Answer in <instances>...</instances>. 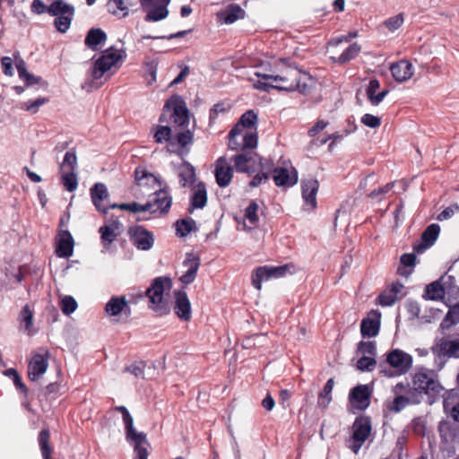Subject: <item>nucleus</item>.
Listing matches in <instances>:
<instances>
[{"label":"nucleus","instance_id":"obj_22","mask_svg":"<svg viewBox=\"0 0 459 459\" xmlns=\"http://www.w3.org/2000/svg\"><path fill=\"white\" fill-rule=\"evenodd\" d=\"M91 198L96 210L104 214L108 213V208L102 205V202L108 198V191L105 184L96 183L90 189Z\"/></svg>","mask_w":459,"mask_h":459},{"label":"nucleus","instance_id":"obj_45","mask_svg":"<svg viewBox=\"0 0 459 459\" xmlns=\"http://www.w3.org/2000/svg\"><path fill=\"white\" fill-rule=\"evenodd\" d=\"M77 168V157L74 150L65 152L63 162L60 165L61 171H75Z\"/></svg>","mask_w":459,"mask_h":459},{"label":"nucleus","instance_id":"obj_10","mask_svg":"<svg viewBox=\"0 0 459 459\" xmlns=\"http://www.w3.org/2000/svg\"><path fill=\"white\" fill-rule=\"evenodd\" d=\"M131 241L140 250H149L152 247L154 238L152 232L143 226L136 225L128 230Z\"/></svg>","mask_w":459,"mask_h":459},{"label":"nucleus","instance_id":"obj_9","mask_svg":"<svg viewBox=\"0 0 459 459\" xmlns=\"http://www.w3.org/2000/svg\"><path fill=\"white\" fill-rule=\"evenodd\" d=\"M372 389L368 385H359L353 387L349 394L351 405L359 411L366 410L370 404Z\"/></svg>","mask_w":459,"mask_h":459},{"label":"nucleus","instance_id":"obj_7","mask_svg":"<svg viewBox=\"0 0 459 459\" xmlns=\"http://www.w3.org/2000/svg\"><path fill=\"white\" fill-rule=\"evenodd\" d=\"M123 57L119 50L114 47L107 48L94 63L92 78L95 80L100 79L106 72L115 66Z\"/></svg>","mask_w":459,"mask_h":459},{"label":"nucleus","instance_id":"obj_44","mask_svg":"<svg viewBox=\"0 0 459 459\" xmlns=\"http://www.w3.org/2000/svg\"><path fill=\"white\" fill-rule=\"evenodd\" d=\"M61 183L64 187L69 191L74 192L78 186V178L75 171H61Z\"/></svg>","mask_w":459,"mask_h":459},{"label":"nucleus","instance_id":"obj_53","mask_svg":"<svg viewBox=\"0 0 459 459\" xmlns=\"http://www.w3.org/2000/svg\"><path fill=\"white\" fill-rule=\"evenodd\" d=\"M99 232L104 243L111 244L117 237V233L115 232L111 226H102L100 228Z\"/></svg>","mask_w":459,"mask_h":459},{"label":"nucleus","instance_id":"obj_37","mask_svg":"<svg viewBox=\"0 0 459 459\" xmlns=\"http://www.w3.org/2000/svg\"><path fill=\"white\" fill-rule=\"evenodd\" d=\"M134 179L138 186L149 184H158L160 186H161V181L158 178L141 167L135 169Z\"/></svg>","mask_w":459,"mask_h":459},{"label":"nucleus","instance_id":"obj_3","mask_svg":"<svg viewBox=\"0 0 459 459\" xmlns=\"http://www.w3.org/2000/svg\"><path fill=\"white\" fill-rule=\"evenodd\" d=\"M164 108L172 109L174 145L178 144L181 149L191 145L194 142V133L187 128L190 122L189 110L183 98L178 94L172 95L166 101Z\"/></svg>","mask_w":459,"mask_h":459},{"label":"nucleus","instance_id":"obj_41","mask_svg":"<svg viewBox=\"0 0 459 459\" xmlns=\"http://www.w3.org/2000/svg\"><path fill=\"white\" fill-rule=\"evenodd\" d=\"M50 432L48 429H42L39 434V445L43 459H51L52 448L49 445Z\"/></svg>","mask_w":459,"mask_h":459},{"label":"nucleus","instance_id":"obj_38","mask_svg":"<svg viewBox=\"0 0 459 459\" xmlns=\"http://www.w3.org/2000/svg\"><path fill=\"white\" fill-rule=\"evenodd\" d=\"M361 51V47L358 43L351 44L338 57L332 59L340 65L346 64L353 60Z\"/></svg>","mask_w":459,"mask_h":459},{"label":"nucleus","instance_id":"obj_63","mask_svg":"<svg viewBox=\"0 0 459 459\" xmlns=\"http://www.w3.org/2000/svg\"><path fill=\"white\" fill-rule=\"evenodd\" d=\"M379 87H380V82L377 79H371L369 81L368 85L366 90V94H367V97H368L369 102L374 98V96L377 95L376 92L379 89Z\"/></svg>","mask_w":459,"mask_h":459},{"label":"nucleus","instance_id":"obj_1","mask_svg":"<svg viewBox=\"0 0 459 459\" xmlns=\"http://www.w3.org/2000/svg\"><path fill=\"white\" fill-rule=\"evenodd\" d=\"M395 390L404 391L410 395L409 397L397 395L389 404L388 409L391 411L399 412L403 410L410 402L412 403H420L422 394L428 395L429 402L432 404L437 399L443 395L444 387L437 379L430 377V375H413L411 385L398 383L395 385Z\"/></svg>","mask_w":459,"mask_h":459},{"label":"nucleus","instance_id":"obj_21","mask_svg":"<svg viewBox=\"0 0 459 459\" xmlns=\"http://www.w3.org/2000/svg\"><path fill=\"white\" fill-rule=\"evenodd\" d=\"M440 232V226L437 223L429 225L421 234L422 243L414 246V251L422 253L432 247Z\"/></svg>","mask_w":459,"mask_h":459},{"label":"nucleus","instance_id":"obj_13","mask_svg":"<svg viewBox=\"0 0 459 459\" xmlns=\"http://www.w3.org/2000/svg\"><path fill=\"white\" fill-rule=\"evenodd\" d=\"M174 312L181 321L188 322L192 316L191 303L185 290H175Z\"/></svg>","mask_w":459,"mask_h":459},{"label":"nucleus","instance_id":"obj_28","mask_svg":"<svg viewBox=\"0 0 459 459\" xmlns=\"http://www.w3.org/2000/svg\"><path fill=\"white\" fill-rule=\"evenodd\" d=\"M207 204V191L205 185L200 182L197 188L193 192L190 197V205L188 212L192 213L195 209H203Z\"/></svg>","mask_w":459,"mask_h":459},{"label":"nucleus","instance_id":"obj_55","mask_svg":"<svg viewBox=\"0 0 459 459\" xmlns=\"http://www.w3.org/2000/svg\"><path fill=\"white\" fill-rule=\"evenodd\" d=\"M398 299V296H395V294L388 290L382 292L378 296L377 300L379 305H381L382 307H391L396 302Z\"/></svg>","mask_w":459,"mask_h":459},{"label":"nucleus","instance_id":"obj_64","mask_svg":"<svg viewBox=\"0 0 459 459\" xmlns=\"http://www.w3.org/2000/svg\"><path fill=\"white\" fill-rule=\"evenodd\" d=\"M146 362L140 360L127 366L125 369L126 373H143L146 369Z\"/></svg>","mask_w":459,"mask_h":459},{"label":"nucleus","instance_id":"obj_14","mask_svg":"<svg viewBox=\"0 0 459 459\" xmlns=\"http://www.w3.org/2000/svg\"><path fill=\"white\" fill-rule=\"evenodd\" d=\"M233 171L234 169L228 164L225 156H221L216 160L214 175L216 183L220 187H226L230 184L233 178Z\"/></svg>","mask_w":459,"mask_h":459},{"label":"nucleus","instance_id":"obj_42","mask_svg":"<svg viewBox=\"0 0 459 459\" xmlns=\"http://www.w3.org/2000/svg\"><path fill=\"white\" fill-rule=\"evenodd\" d=\"M334 381L333 378L328 379L323 390L319 393L317 404L319 407L325 409L332 401V391L333 388Z\"/></svg>","mask_w":459,"mask_h":459},{"label":"nucleus","instance_id":"obj_27","mask_svg":"<svg viewBox=\"0 0 459 459\" xmlns=\"http://www.w3.org/2000/svg\"><path fill=\"white\" fill-rule=\"evenodd\" d=\"M155 198L153 200L154 205L160 213H168L172 204V196L169 194V187L165 186L154 192Z\"/></svg>","mask_w":459,"mask_h":459},{"label":"nucleus","instance_id":"obj_43","mask_svg":"<svg viewBox=\"0 0 459 459\" xmlns=\"http://www.w3.org/2000/svg\"><path fill=\"white\" fill-rule=\"evenodd\" d=\"M106 6L107 11L111 14L118 15L119 12L122 13L121 17L128 14V4L125 0H108Z\"/></svg>","mask_w":459,"mask_h":459},{"label":"nucleus","instance_id":"obj_12","mask_svg":"<svg viewBox=\"0 0 459 459\" xmlns=\"http://www.w3.org/2000/svg\"><path fill=\"white\" fill-rule=\"evenodd\" d=\"M258 137L256 133L249 132L242 137L228 135V148L231 151L246 152L254 150L257 146Z\"/></svg>","mask_w":459,"mask_h":459},{"label":"nucleus","instance_id":"obj_16","mask_svg":"<svg viewBox=\"0 0 459 459\" xmlns=\"http://www.w3.org/2000/svg\"><path fill=\"white\" fill-rule=\"evenodd\" d=\"M380 318L381 313L378 310H371L368 317L362 319L360 333L364 338L377 335L380 329Z\"/></svg>","mask_w":459,"mask_h":459},{"label":"nucleus","instance_id":"obj_33","mask_svg":"<svg viewBox=\"0 0 459 459\" xmlns=\"http://www.w3.org/2000/svg\"><path fill=\"white\" fill-rule=\"evenodd\" d=\"M176 235L179 238H185L192 231H196V222L194 219L187 217L179 219L175 222Z\"/></svg>","mask_w":459,"mask_h":459},{"label":"nucleus","instance_id":"obj_30","mask_svg":"<svg viewBox=\"0 0 459 459\" xmlns=\"http://www.w3.org/2000/svg\"><path fill=\"white\" fill-rule=\"evenodd\" d=\"M251 150L238 152L232 156L230 159L234 163V167L237 172L238 173H247L251 175L254 171L251 170L248 163L252 160Z\"/></svg>","mask_w":459,"mask_h":459},{"label":"nucleus","instance_id":"obj_36","mask_svg":"<svg viewBox=\"0 0 459 459\" xmlns=\"http://www.w3.org/2000/svg\"><path fill=\"white\" fill-rule=\"evenodd\" d=\"M438 432L441 439L448 443L455 440L458 436L459 429L448 421H442L439 423Z\"/></svg>","mask_w":459,"mask_h":459},{"label":"nucleus","instance_id":"obj_17","mask_svg":"<svg viewBox=\"0 0 459 459\" xmlns=\"http://www.w3.org/2000/svg\"><path fill=\"white\" fill-rule=\"evenodd\" d=\"M200 264L201 261L198 256L193 253H187L183 261V266L186 267V271L180 276L179 281L185 285L192 283L196 277Z\"/></svg>","mask_w":459,"mask_h":459},{"label":"nucleus","instance_id":"obj_18","mask_svg":"<svg viewBox=\"0 0 459 459\" xmlns=\"http://www.w3.org/2000/svg\"><path fill=\"white\" fill-rule=\"evenodd\" d=\"M291 174L286 168L277 167L273 169V178L277 186L290 187L298 182V172L291 168Z\"/></svg>","mask_w":459,"mask_h":459},{"label":"nucleus","instance_id":"obj_61","mask_svg":"<svg viewBox=\"0 0 459 459\" xmlns=\"http://www.w3.org/2000/svg\"><path fill=\"white\" fill-rule=\"evenodd\" d=\"M403 22V14L400 13V14H397L394 17L387 19L385 22V25L390 30H395L402 26Z\"/></svg>","mask_w":459,"mask_h":459},{"label":"nucleus","instance_id":"obj_23","mask_svg":"<svg viewBox=\"0 0 459 459\" xmlns=\"http://www.w3.org/2000/svg\"><path fill=\"white\" fill-rule=\"evenodd\" d=\"M390 71L397 82H403L412 76L413 66L407 60H400L391 65Z\"/></svg>","mask_w":459,"mask_h":459},{"label":"nucleus","instance_id":"obj_4","mask_svg":"<svg viewBox=\"0 0 459 459\" xmlns=\"http://www.w3.org/2000/svg\"><path fill=\"white\" fill-rule=\"evenodd\" d=\"M119 411L125 424V433L126 441L134 447L135 453L134 459H148V446H150L146 434L138 432L134 427V420L126 406L119 405L114 408Z\"/></svg>","mask_w":459,"mask_h":459},{"label":"nucleus","instance_id":"obj_5","mask_svg":"<svg viewBox=\"0 0 459 459\" xmlns=\"http://www.w3.org/2000/svg\"><path fill=\"white\" fill-rule=\"evenodd\" d=\"M171 287V279L168 276H160L155 278L145 291V295L149 299V307L160 316L167 315L169 312V306L164 299L163 293L166 290H170Z\"/></svg>","mask_w":459,"mask_h":459},{"label":"nucleus","instance_id":"obj_56","mask_svg":"<svg viewBox=\"0 0 459 459\" xmlns=\"http://www.w3.org/2000/svg\"><path fill=\"white\" fill-rule=\"evenodd\" d=\"M412 431L419 435L424 436L426 432V422L422 417H418L412 420L411 423Z\"/></svg>","mask_w":459,"mask_h":459},{"label":"nucleus","instance_id":"obj_15","mask_svg":"<svg viewBox=\"0 0 459 459\" xmlns=\"http://www.w3.org/2000/svg\"><path fill=\"white\" fill-rule=\"evenodd\" d=\"M318 188L319 182L316 178H308L301 180L302 198L311 209H315L317 205L316 194Z\"/></svg>","mask_w":459,"mask_h":459},{"label":"nucleus","instance_id":"obj_52","mask_svg":"<svg viewBox=\"0 0 459 459\" xmlns=\"http://www.w3.org/2000/svg\"><path fill=\"white\" fill-rule=\"evenodd\" d=\"M20 321L21 324H24V329L26 331L30 330V326L33 324V313L30 310L29 305H26L20 313Z\"/></svg>","mask_w":459,"mask_h":459},{"label":"nucleus","instance_id":"obj_58","mask_svg":"<svg viewBox=\"0 0 459 459\" xmlns=\"http://www.w3.org/2000/svg\"><path fill=\"white\" fill-rule=\"evenodd\" d=\"M192 31V30H180V31H178L176 33H172V34H169L168 36H151V35H143L142 37V39H178V38H183L185 37L186 34L190 33Z\"/></svg>","mask_w":459,"mask_h":459},{"label":"nucleus","instance_id":"obj_32","mask_svg":"<svg viewBox=\"0 0 459 459\" xmlns=\"http://www.w3.org/2000/svg\"><path fill=\"white\" fill-rule=\"evenodd\" d=\"M178 178L179 183L183 187H186L193 184L195 180V167L188 161L184 160L181 166L179 167Z\"/></svg>","mask_w":459,"mask_h":459},{"label":"nucleus","instance_id":"obj_46","mask_svg":"<svg viewBox=\"0 0 459 459\" xmlns=\"http://www.w3.org/2000/svg\"><path fill=\"white\" fill-rule=\"evenodd\" d=\"M357 354H359L361 356L376 358V356H377L376 342H373V341L359 342L358 343Z\"/></svg>","mask_w":459,"mask_h":459},{"label":"nucleus","instance_id":"obj_6","mask_svg":"<svg viewBox=\"0 0 459 459\" xmlns=\"http://www.w3.org/2000/svg\"><path fill=\"white\" fill-rule=\"evenodd\" d=\"M352 435L351 437V450L358 454L362 445L369 437L372 430L371 419L366 415L358 416L352 424Z\"/></svg>","mask_w":459,"mask_h":459},{"label":"nucleus","instance_id":"obj_8","mask_svg":"<svg viewBox=\"0 0 459 459\" xmlns=\"http://www.w3.org/2000/svg\"><path fill=\"white\" fill-rule=\"evenodd\" d=\"M293 268L292 264H283L280 266H260L252 273V285L258 290L262 288L263 281H268L272 278H280L284 276Z\"/></svg>","mask_w":459,"mask_h":459},{"label":"nucleus","instance_id":"obj_60","mask_svg":"<svg viewBox=\"0 0 459 459\" xmlns=\"http://www.w3.org/2000/svg\"><path fill=\"white\" fill-rule=\"evenodd\" d=\"M226 111H228V108H226L225 104L223 102L214 104L212 108L210 109V124L213 123L217 119L219 114L225 113Z\"/></svg>","mask_w":459,"mask_h":459},{"label":"nucleus","instance_id":"obj_25","mask_svg":"<svg viewBox=\"0 0 459 459\" xmlns=\"http://www.w3.org/2000/svg\"><path fill=\"white\" fill-rule=\"evenodd\" d=\"M56 253L59 257L68 258L73 255L74 238L68 230H61Z\"/></svg>","mask_w":459,"mask_h":459},{"label":"nucleus","instance_id":"obj_20","mask_svg":"<svg viewBox=\"0 0 459 459\" xmlns=\"http://www.w3.org/2000/svg\"><path fill=\"white\" fill-rule=\"evenodd\" d=\"M105 312L109 316H116L121 313L129 316L131 308L125 296H112L105 306Z\"/></svg>","mask_w":459,"mask_h":459},{"label":"nucleus","instance_id":"obj_19","mask_svg":"<svg viewBox=\"0 0 459 459\" xmlns=\"http://www.w3.org/2000/svg\"><path fill=\"white\" fill-rule=\"evenodd\" d=\"M65 5L60 6L61 12H58L57 15H54L56 17L54 21L55 27L61 33L67 31L74 15V7L65 2Z\"/></svg>","mask_w":459,"mask_h":459},{"label":"nucleus","instance_id":"obj_62","mask_svg":"<svg viewBox=\"0 0 459 459\" xmlns=\"http://www.w3.org/2000/svg\"><path fill=\"white\" fill-rule=\"evenodd\" d=\"M459 211L457 204H453L444 209L437 217L438 221H445L450 219L455 212Z\"/></svg>","mask_w":459,"mask_h":459},{"label":"nucleus","instance_id":"obj_51","mask_svg":"<svg viewBox=\"0 0 459 459\" xmlns=\"http://www.w3.org/2000/svg\"><path fill=\"white\" fill-rule=\"evenodd\" d=\"M77 308V302L72 296H65L61 300L62 312L69 316L74 313Z\"/></svg>","mask_w":459,"mask_h":459},{"label":"nucleus","instance_id":"obj_26","mask_svg":"<svg viewBox=\"0 0 459 459\" xmlns=\"http://www.w3.org/2000/svg\"><path fill=\"white\" fill-rule=\"evenodd\" d=\"M219 18L226 24H232L238 20L244 19L246 12L237 4H229L218 14Z\"/></svg>","mask_w":459,"mask_h":459},{"label":"nucleus","instance_id":"obj_54","mask_svg":"<svg viewBox=\"0 0 459 459\" xmlns=\"http://www.w3.org/2000/svg\"><path fill=\"white\" fill-rule=\"evenodd\" d=\"M244 128H250L254 126L257 122V116L254 110L246 111L238 120Z\"/></svg>","mask_w":459,"mask_h":459},{"label":"nucleus","instance_id":"obj_47","mask_svg":"<svg viewBox=\"0 0 459 459\" xmlns=\"http://www.w3.org/2000/svg\"><path fill=\"white\" fill-rule=\"evenodd\" d=\"M440 351L448 357L459 358V340L443 342L440 344Z\"/></svg>","mask_w":459,"mask_h":459},{"label":"nucleus","instance_id":"obj_35","mask_svg":"<svg viewBox=\"0 0 459 459\" xmlns=\"http://www.w3.org/2000/svg\"><path fill=\"white\" fill-rule=\"evenodd\" d=\"M107 39L106 33L101 29H91L85 38V45L91 50H97V47Z\"/></svg>","mask_w":459,"mask_h":459},{"label":"nucleus","instance_id":"obj_34","mask_svg":"<svg viewBox=\"0 0 459 459\" xmlns=\"http://www.w3.org/2000/svg\"><path fill=\"white\" fill-rule=\"evenodd\" d=\"M48 357L49 352L48 351H46L44 354H35L31 358L29 364V368L31 370V373H45L48 365Z\"/></svg>","mask_w":459,"mask_h":459},{"label":"nucleus","instance_id":"obj_2","mask_svg":"<svg viewBox=\"0 0 459 459\" xmlns=\"http://www.w3.org/2000/svg\"><path fill=\"white\" fill-rule=\"evenodd\" d=\"M255 75L260 80L254 83V87L262 91L269 92L271 89H275L279 91H298L302 94H306L309 90L307 84L302 82V77L305 74H302L299 69H290L282 75L262 73H255Z\"/></svg>","mask_w":459,"mask_h":459},{"label":"nucleus","instance_id":"obj_11","mask_svg":"<svg viewBox=\"0 0 459 459\" xmlns=\"http://www.w3.org/2000/svg\"><path fill=\"white\" fill-rule=\"evenodd\" d=\"M386 362L400 373H406L412 366V357L400 349H394L387 353Z\"/></svg>","mask_w":459,"mask_h":459},{"label":"nucleus","instance_id":"obj_48","mask_svg":"<svg viewBox=\"0 0 459 459\" xmlns=\"http://www.w3.org/2000/svg\"><path fill=\"white\" fill-rule=\"evenodd\" d=\"M258 208L257 203L255 201H251L245 209V219H247L253 227L255 226L259 221L257 214Z\"/></svg>","mask_w":459,"mask_h":459},{"label":"nucleus","instance_id":"obj_29","mask_svg":"<svg viewBox=\"0 0 459 459\" xmlns=\"http://www.w3.org/2000/svg\"><path fill=\"white\" fill-rule=\"evenodd\" d=\"M60 6H65L62 0H56L49 6H47L42 0H33L30 9L36 14L48 13L50 15H57L58 12H61Z\"/></svg>","mask_w":459,"mask_h":459},{"label":"nucleus","instance_id":"obj_50","mask_svg":"<svg viewBox=\"0 0 459 459\" xmlns=\"http://www.w3.org/2000/svg\"><path fill=\"white\" fill-rule=\"evenodd\" d=\"M443 406L445 411L449 412L451 418L459 422V402L455 403L450 402V398H444Z\"/></svg>","mask_w":459,"mask_h":459},{"label":"nucleus","instance_id":"obj_40","mask_svg":"<svg viewBox=\"0 0 459 459\" xmlns=\"http://www.w3.org/2000/svg\"><path fill=\"white\" fill-rule=\"evenodd\" d=\"M168 15V7H166L165 5L158 4L157 6L151 8L147 11V13L144 17V21L147 22H159L167 18Z\"/></svg>","mask_w":459,"mask_h":459},{"label":"nucleus","instance_id":"obj_57","mask_svg":"<svg viewBox=\"0 0 459 459\" xmlns=\"http://www.w3.org/2000/svg\"><path fill=\"white\" fill-rule=\"evenodd\" d=\"M48 101L47 98H38L34 100H28L24 102V108L27 111H30L32 113H36L39 110V108Z\"/></svg>","mask_w":459,"mask_h":459},{"label":"nucleus","instance_id":"obj_59","mask_svg":"<svg viewBox=\"0 0 459 459\" xmlns=\"http://www.w3.org/2000/svg\"><path fill=\"white\" fill-rule=\"evenodd\" d=\"M361 123L369 128H377L381 125V119L377 116L365 114L361 117Z\"/></svg>","mask_w":459,"mask_h":459},{"label":"nucleus","instance_id":"obj_49","mask_svg":"<svg viewBox=\"0 0 459 459\" xmlns=\"http://www.w3.org/2000/svg\"><path fill=\"white\" fill-rule=\"evenodd\" d=\"M377 365L376 358L360 356L357 360L356 368L359 371H373Z\"/></svg>","mask_w":459,"mask_h":459},{"label":"nucleus","instance_id":"obj_39","mask_svg":"<svg viewBox=\"0 0 459 459\" xmlns=\"http://www.w3.org/2000/svg\"><path fill=\"white\" fill-rule=\"evenodd\" d=\"M445 295V288L439 281H435L426 287L423 298L426 299L437 300L443 299Z\"/></svg>","mask_w":459,"mask_h":459},{"label":"nucleus","instance_id":"obj_24","mask_svg":"<svg viewBox=\"0 0 459 459\" xmlns=\"http://www.w3.org/2000/svg\"><path fill=\"white\" fill-rule=\"evenodd\" d=\"M15 66L19 77L25 82L26 86H32L34 84H40L41 86H48V82L43 81L40 76H36L27 71L26 63L22 58L15 56Z\"/></svg>","mask_w":459,"mask_h":459},{"label":"nucleus","instance_id":"obj_31","mask_svg":"<svg viewBox=\"0 0 459 459\" xmlns=\"http://www.w3.org/2000/svg\"><path fill=\"white\" fill-rule=\"evenodd\" d=\"M153 138L157 143H168L174 146L173 130L168 126H155L152 127Z\"/></svg>","mask_w":459,"mask_h":459}]
</instances>
